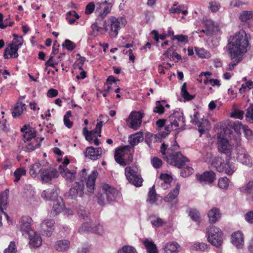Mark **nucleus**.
<instances>
[{"mask_svg":"<svg viewBox=\"0 0 253 253\" xmlns=\"http://www.w3.org/2000/svg\"><path fill=\"white\" fill-rule=\"evenodd\" d=\"M249 46L247 34L244 30H240L236 33L235 36L230 37L226 46L231 60L228 64L229 70H233L242 61Z\"/></svg>","mask_w":253,"mask_h":253,"instance_id":"f257e3e1","label":"nucleus"},{"mask_svg":"<svg viewBox=\"0 0 253 253\" xmlns=\"http://www.w3.org/2000/svg\"><path fill=\"white\" fill-rule=\"evenodd\" d=\"M142 133H137L133 135L129 139V145H125L117 148L115 152L114 158L116 162L122 166H126L130 163L133 160L131 150L134 151L133 147L142 141Z\"/></svg>","mask_w":253,"mask_h":253,"instance_id":"f03ea898","label":"nucleus"},{"mask_svg":"<svg viewBox=\"0 0 253 253\" xmlns=\"http://www.w3.org/2000/svg\"><path fill=\"white\" fill-rule=\"evenodd\" d=\"M168 145L163 143L160 148V152L164 156V159L167 162L173 166L178 168H181L186 166V163L189 160L184 157L180 152L175 151V147L179 148L177 144L168 148Z\"/></svg>","mask_w":253,"mask_h":253,"instance_id":"7ed1b4c3","label":"nucleus"},{"mask_svg":"<svg viewBox=\"0 0 253 253\" xmlns=\"http://www.w3.org/2000/svg\"><path fill=\"white\" fill-rule=\"evenodd\" d=\"M29 173L33 177L39 176L41 181L44 183H49L59 175L56 169L42 165L39 162H36L30 167Z\"/></svg>","mask_w":253,"mask_h":253,"instance_id":"20e7f679","label":"nucleus"},{"mask_svg":"<svg viewBox=\"0 0 253 253\" xmlns=\"http://www.w3.org/2000/svg\"><path fill=\"white\" fill-rule=\"evenodd\" d=\"M185 120L183 113L179 109L174 111L167 119V125L165 126L166 132H162V135H168L173 130H178L185 128Z\"/></svg>","mask_w":253,"mask_h":253,"instance_id":"39448f33","label":"nucleus"},{"mask_svg":"<svg viewBox=\"0 0 253 253\" xmlns=\"http://www.w3.org/2000/svg\"><path fill=\"white\" fill-rule=\"evenodd\" d=\"M230 157H226L224 160L220 157H214L211 159V165L219 172H224L229 175H232L235 171L234 163L230 161Z\"/></svg>","mask_w":253,"mask_h":253,"instance_id":"423d86ee","label":"nucleus"},{"mask_svg":"<svg viewBox=\"0 0 253 253\" xmlns=\"http://www.w3.org/2000/svg\"><path fill=\"white\" fill-rule=\"evenodd\" d=\"M223 233L221 230L211 225L206 228V237L208 241L212 246L219 248L223 243Z\"/></svg>","mask_w":253,"mask_h":253,"instance_id":"0eeeda50","label":"nucleus"},{"mask_svg":"<svg viewBox=\"0 0 253 253\" xmlns=\"http://www.w3.org/2000/svg\"><path fill=\"white\" fill-rule=\"evenodd\" d=\"M102 193L98 196V203L100 205H104L106 201H115L119 195V192L116 188L109 185L104 184L102 186Z\"/></svg>","mask_w":253,"mask_h":253,"instance_id":"6e6552de","label":"nucleus"},{"mask_svg":"<svg viewBox=\"0 0 253 253\" xmlns=\"http://www.w3.org/2000/svg\"><path fill=\"white\" fill-rule=\"evenodd\" d=\"M125 171V175L129 183L136 187H140L142 185L143 179L137 166L126 167Z\"/></svg>","mask_w":253,"mask_h":253,"instance_id":"1a4fd4ad","label":"nucleus"},{"mask_svg":"<svg viewBox=\"0 0 253 253\" xmlns=\"http://www.w3.org/2000/svg\"><path fill=\"white\" fill-rule=\"evenodd\" d=\"M121 19L111 16L105 20L103 28L106 31H109V34L111 38H116L118 34L119 30L121 28Z\"/></svg>","mask_w":253,"mask_h":253,"instance_id":"9d476101","label":"nucleus"},{"mask_svg":"<svg viewBox=\"0 0 253 253\" xmlns=\"http://www.w3.org/2000/svg\"><path fill=\"white\" fill-rule=\"evenodd\" d=\"M144 114L140 112L132 111L126 120L128 126L134 130H137L141 126Z\"/></svg>","mask_w":253,"mask_h":253,"instance_id":"9b49d317","label":"nucleus"},{"mask_svg":"<svg viewBox=\"0 0 253 253\" xmlns=\"http://www.w3.org/2000/svg\"><path fill=\"white\" fill-rule=\"evenodd\" d=\"M111 2H107V0L98 2L96 4L95 13L98 18H104L110 12L112 8Z\"/></svg>","mask_w":253,"mask_h":253,"instance_id":"f8f14e48","label":"nucleus"},{"mask_svg":"<svg viewBox=\"0 0 253 253\" xmlns=\"http://www.w3.org/2000/svg\"><path fill=\"white\" fill-rule=\"evenodd\" d=\"M24 96H20L14 106L11 109L12 116L15 119H19L23 114L24 111L26 110V105L21 101L22 98Z\"/></svg>","mask_w":253,"mask_h":253,"instance_id":"ddd939ff","label":"nucleus"},{"mask_svg":"<svg viewBox=\"0 0 253 253\" xmlns=\"http://www.w3.org/2000/svg\"><path fill=\"white\" fill-rule=\"evenodd\" d=\"M84 184L83 181L75 182L69 192V196L71 199H76L77 197H82L84 194Z\"/></svg>","mask_w":253,"mask_h":253,"instance_id":"4468645a","label":"nucleus"},{"mask_svg":"<svg viewBox=\"0 0 253 253\" xmlns=\"http://www.w3.org/2000/svg\"><path fill=\"white\" fill-rule=\"evenodd\" d=\"M197 178L203 184L212 183L216 179L215 173L210 170L204 172L202 174L197 175Z\"/></svg>","mask_w":253,"mask_h":253,"instance_id":"2eb2a0df","label":"nucleus"},{"mask_svg":"<svg viewBox=\"0 0 253 253\" xmlns=\"http://www.w3.org/2000/svg\"><path fill=\"white\" fill-rule=\"evenodd\" d=\"M217 147L219 152L226 154V157L231 156L232 146L227 139L218 137Z\"/></svg>","mask_w":253,"mask_h":253,"instance_id":"dca6fc26","label":"nucleus"},{"mask_svg":"<svg viewBox=\"0 0 253 253\" xmlns=\"http://www.w3.org/2000/svg\"><path fill=\"white\" fill-rule=\"evenodd\" d=\"M98 172L97 170H93L91 173L88 175L84 180L86 182V186L88 194L93 193L95 187V184Z\"/></svg>","mask_w":253,"mask_h":253,"instance_id":"f3484780","label":"nucleus"},{"mask_svg":"<svg viewBox=\"0 0 253 253\" xmlns=\"http://www.w3.org/2000/svg\"><path fill=\"white\" fill-rule=\"evenodd\" d=\"M80 233L84 231L93 232L99 235H102L104 233L103 226L100 224H94L91 222V224L86 225V223L82 225L78 230Z\"/></svg>","mask_w":253,"mask_h":253,"instance_id":"a211bd4d","label":"nucleus"},{"mask_svg":"<svg viewBox=\"0 0 253 253\" xmlns=\"http://www.w3.org/2000/svg\"><path fill=\"white\" fill-rule=\"evenodd\" d=\"M236 152L237 159L239 162L246 165L251 163L250 157L244 148L238 145L236 147Z\"/></svg>","mask_w":253,"mask_h":253,"instance_id":"6ab92c4d","label":"nucleus"},{"mask_svg":"<svg viewBox=\"0 0 253 253\" xmlns=\"http://www.w3.org/2000/svg\"><path fill=\"white\" fill-rule=\"evenodd\" d=\"M55 222L53 219H46L41 223V232L43 235L50 237L53 230Z\"/></svg>","mask_w":253,"mask_h":253,"instance_id":"aec40b11","label":"nucleus"},{"mask_svg":"<svg viewBox=\"0 0 253 253\" xmlns=\"http://www.w3.org/2000/svg\"><path fill=\"white\" fill-rule=\"evenodd\" d=\"M19 49L18 46L10 43L8 46L6 47L4 50L3 57L6 59L17 58L19 56L18 53Z\"/></svg>","mask_w":253,"mask_h":253,"instance_id":"412c9836","label":"nucleus"},{"mask_svg":"<svg viewBox=\"0 0 253 253\" xmlns=\"http://www.w3.org/2000/svg\"><path fill=\"white\" fill-rule=\"evenodd\" d=\"M20 130L23 133V140L25 142H29L36 138L35 130L30 127L29 125H25Z\"/></svg>","mask_w":253,"mask_h":253,"instance_id":"4be33fe9","label":"nucleus"},{"mask_svg":"<svg viewBox=\"0 0 253 253\" xmlns=\"http://www.w3.org/2000/svg\"><path fill=\"white\" fill-rule=\"evenodd\" d=\"M232 243L238 249L242 248L244 246V235L242 232L237 231L231 235Z\"/></svg>","mask_w":253,"mask_h":253,"instance_id":"5701e85b","label":"nucleus"},{"mask_svg":"<svg viewBox=\"0 0 253 253\" xmlns=\"http://www.w3.org/2000/svg\"><path fill=\"white\" fill-rule=\"evenodd\" d=\"M32 219L28 216H22L20 221V230L22 232H24L25 233L30 234V232L31 229V222Z\"/></svg>","mask_w":253,"mask_h":253,"instance_id":"b1692460","label":"nucleus"},{"mask_svg":"<svg viewBox=\"0 0 253 253\" xmlns=\"http://www.w3.org/2000/svg\"><path fill=\"white\" fill-rule=\"evenodd\" d=\"M8 190H5L3 192L0 193V211L8 219L9 216L8 214L4 211V210H6L7 207V200H8Z\"/></svg>","mask_w":253,"mask_h":253,"instance_id":"393cba45","label":"nucleus"},{"mask_svg":"<svg viewBox=\"0 0 253 253\" xmlns=\"http://www.w3.org/2000/svg\"><path fill=\"white\" fill-rule=\"evenodd\" d=\"M61 174L65 178V179L69 182H72L75 178L76 171L74 170H69L68 169H64L61 166H59L58 168Z\"/></svg>","mask_w":253,"mask_h":253,"instance_id":"a878e982","label":"nucleus"},{"mask_svg":"<svg viewBox=\"0 0 253 253\" xmlns=\"http://www.w3.org/2000/svg\"><path fill=\"white\" fill-rule=\"evenodd\" d=\"M166 253H178L180 250V245L176 242L167 243L163 248Z\"/></svg>","mask_w":253,"mask_h":253,"instance_id":"bb28decb","label":"nucleus"},{"mask_svg":"<svg viewBox=\"0 0 253 253\" xmlns=\"http://www.w3.org/2000/svg\"><path fill=\"white\" fill-rule=\"evenodd\" d=\"M41 196L46 200L55 201L57 198L58 194L56 189H48L43 191Z\"/></svg>","mask_w":253,"mask_h":253,"instance_id":"cd10ccee","label":"nucleus"},{"mask_svg":"<svg viewBox=\"0 0 253 253\" xmlns=\"http://www.w3.org/2000/svg\"><path fill=\"white\" fill-rule=\"evenodd\" d=\"M43 138L40 139V141L38 140V138H34L31 142H28L24 147V150L27 152H30L34 151L36 148H39L41 146V142L43 140Z\"/></svg>","mask_w":253,"mask_h":253,"instance_id":"c85d7f7f","label":"nucleus"},{"mask_svg":"<svg viewBox=\"0 0 253 253\" xmlns=\"http://www.w3.org/2000/svg\"><path fill=\"white\" fill-rule=\"evenodd\" d=\"M70 242L68 240L57 241L54 244V249L58 252H65L68 250Z\"/></svg>","mask_w":253,"mask_h":253,"instance_id":"c756f323","label":"nucleus"},{"mask_svg":"<svg viewBox=\"0 0 253 253\" xmlns=\"http://www.w3.org/2000/svg\"><path fill=\"white\" fill-rule=\"evenodd\" d=\"M209 220L211 223H214L221 217L219 210L216 208L211 209L208 212Z\"/></svg>","mask_w":253,"mask_h":253,"instance_id":"7c9ffc66","label":"nucleus"},{"mask_svg":"<svg viewBox=\"0 0 253 253\" xmlns=\"http://www.w3.org/2000/svg\"><path fill=\"white\" fill-rule=\"evenodd\" d=\"M180 185L179 183H177L175 188L171 190L170 192L164 197V200L167 202H171L176 199L179 193Z\"/></svg>","mask_w":253,"mask_h":253,"instance_id":"2f4dec72","label":"nucleus"},{"mask_svg":"<svg viewBox=\"0 0 253 253\" xmlns=\"http://www.w3.org/2000/svg\"><path fill=\"white\" fill-rule=\"evenodd\" d=\"M160 179L162 181L161 186L164 189H167L169 187L172 180V177L167 173L161 174Z\"/></svg>","mask_w":253,"mask_h":253,"instance_id":"473e14b6","label":"nucleus"},{"mask_svg":"<svg viewBox=\"0 0 253 253\" xmlns=\"http://www.w3.org/2000/svg\"><path fill=\"white\" fill-rule=\"evenodd\" d=\"M143 244L146 248L147 253H158L157 246L153 242L146 239L143 242Z\"/></svg>","mask_w":253,"mask_h":253,"instance_id":"72a5a7b5","label":"nucleus"},{"mask_svg":"<svg viewBox=\"0 0 253 253\" xmlns=\"http://www.w3.org/2000/svg\"><path fill=\"white\" fill-rule=\"evenodd\" d=\"M78 214L80 219L83 220L82 225L85 223H86V225L91 224V220L89 218L90 213L88 211L84 210H80L78 212Z\"/></svg>","mask_w":253,"mask_h":253,"instance_id":"f704fd0d","label":"nucleus"},{"mask_svg":"<svg viewBox=\"0 0 253 253\" xmlns=\"http://www.w3.org/2000/svg\"><path fill=\"white\" fill-rule=\"evenodd\" d=\"M30 236V245L34 247L37 248L42 245V239L40 235L36 233H34V235L32 236Z\"/></svg>","mask_w":253,"mask_h":253,"instance_id":"c9c22d12","label":"nucleus"},{"mask_svg":"<svg viewBox=\"0 0 253 253\" xmlns=\"http://www.w3.org/2000/svg\"><path fill=\"white\" fill-rule=\"evenodd\" d=\"M54 201V203L52 208V214L53 215H55L62 211L64 205L62 200L61 202L56 200Z\"/></svg>","mask_w":253,"mask_h":253,"instance_id":"e433bc0d","label":"nucleus"},{"mask_svg":"<svg viewBox=\"0 0 253 253\" xmlns=\"http://www.w3.org/2000/svg\"><path fill=\"white\" fill-rule=\"evenodd\" d=\"M253 18V11L244 10L240 14L239 19L242 22H246Z\"/></svg>","mask_w":253,"mask_h":253,"instance_id":"4c0bfd02","label":"nucleus"},{"mask_svg":"<svg viewBox=\"0 0 253 253\" xmlns=\"http://www.w3.org/2000/svg\"><path fill=\"white\" fill-rule=\"evenodd\" d=\"M239 191L242 193L250 194L253 190V180L249 181L245 185L239 188Z\"/></svg>","mask_w":253,"mask_h":253,"instance_id":"58836bf2","label":"nucleus"},{"mask_svg":"<svg viewBox=\"0 0 253 253\" xmlns=\"http://www.w3.org/2000/svg\"><path fill=\"white\" fill-rule=\"evenodd\" d=\"M181 94L182 97L186 100L189 101L193 99L195 97L194 95H190L188 92L186 88V83H184L181 87Z\"/></svg>","mask_w":253,"mask_h":253,"instance_id":"ea45409f","label":"nucleus"},{"mask_svg":"<svg viewBox=\"0 0 253 253\" xmlns=\"http://www.w3.org/2000/svg\"><path fill=\"white\" fill-rule=\"evenodd\" d=\"M80 18L79 14L74 10L69 11L67 13V19L69 23L71 25L73 24L76 19Z\"/></svg>","mask_w":253,"mask_h":253,"instance_id":"a19ab883","label":"nucleus"},{"mask_svg":"<svg viewBox=\"0 0 253 253\" xmlns=\"http://www.w3.org/2000/svg\"><path fill=\"white\" fill-rule=\"evenodd\" d=\"M157 200V194L155 189V186L154 185L149 190L147 201L150 204H152L156 202Z\"/></svg>","mask_w":253,"mask_h":253,"instance_id":"79ce46f5","label":"nucleus"},{"mask_svg":"<svg viewBox=\"0 0 253 253\" xmlns=\"http://www.w3.org/2000/svg\"><path fill=\"white\" fill-rule=\"evenodd\" d=\"M246 121L250 123H253V104H250L246 109L245 114Z\"/></svg>","mask_w":253,"mask_h":253,"instance_id":"37998d69","label":"nucleus"},{"mask_svg":"<svg viewBox=\"0 0 253 253\" xmlns=\"http://www.w3.org/2000/svg\"><path fill=\"white\" fill-rule=\"evenodd\" d=\"M195 50L197 55L200 58H208L210 56V53L203 48L195 47Z\"/></svg>","mask_w":253,"mask_h":253,"instance_id":"c03bdc74","label":"nucleus"},{"mask_svg":"<svg viewBox=\"0 0 253 253\" xmlns=\"http://www.w3.org/2000/svg\"><path fill=\"white\" fill-rule=\"evenodd\" d=\"M189 216L191 217V218L198 222L199 223L200 221V212L198 210L194 209H190L189 211Z\"/></svg>","mask_w":253,"mask_h":253,"instance_id":"a18cd8bd","label":"nucleus"},{"mask_svg":"<svg viewBox=\"0 0 253 253\" xmlns=\"http://www.w3.org/2000/svg\"><path fill=\"white\" fill-rule=\"evenodd\" d=\"M26 173L25 169L23 168L17 169L14 172V176L15 177L13 180L14 182H17L20 180L21 177L25 175Z\"/></svg>","mask_w":253,"mask_h":253,"instance_id":"49530a36","label":"nucleus"},{"mask_svg":"<svg viewBox=\"0 0 253 253\" xmlns=\"http://www.w3.org/2000/svg\"><path fill=\"white\" fill-rule=\"evenodd\" d=\"M85 156L92 160H96L95 148L92 146L87 147L85 152Z\"/></svg>","mask_w":253,"mask_h":253,"instance_id":"de8ad7c7","label":"nucleus"},{"mask_svg":"<svg viewBox=\"0 0 253 253\" xmlns=\"http://www.w3.org/2000/svg\"><path fill=\"white\" fill-rule=\"evenodd\" d=\"M83 132L86 140L90 143L94 142V140L96 136L95 135L91 134V132H89L86 127H84Z\"/></svg>","mask_w":253,"mask_h":253,"instance_id":"09e8293b","label":"nucleus"},{"mask_svg":"<svg viewBox=\"0 0 253 253\" xmlns=\"http://www.w3.org/2000/svg\"><path fill=\"white\" fill-rule=\"evenodd\" d=\"M118 253H138L136 249L130 246L125 245L119 249Z\"/></svg>","mask_w":253,"mask_h":253,"instance_id":"8fccbe9b","label":"nucleus"},{"mask_svg":"<svg viewBox=\"0 0 253 253\" xmlns=\"http://www.w3.org/2000/svg\"><path fill=\"white\" fill-rule=\"evenodd\" d=\"M221 8L220 3L217 1H211L209 2V9L212 12L218 11Z\"/></svg>","mask_w":253,"mask_h":253,"instance_id":"3c124183","label":"nucleus"},{"mask_svg":"<svg viewBox=\"0 0 253 253\" xmlns=\"http://www.w3.org/2000/svg\"><path fill=\"white\" fill-rule=\"evenodd\" d=\"M209 122L207 119H202L201 121H200L198 125H197L199 127V131L201 135L205 131L207 126L209 125Z\"/></svg>","mask_w":253,"mask_h":253,"instance_id":"603ef678","label":"nucleus"},{"mask_svg":"<svg viewBox=\"0 0 253 253\" xmlns=\"http://www.w3.org/2000/svg\"><path fill=\"white\" fill-rule=\"evenodd\" d=\"M182 169L180 172V175L181 176L183 177H186L191 174L193 171L194 169L192 167L186 166L185 167V166L181 168Z\"/></svg>","mask_w":253,"mask_h":253,"instance_id":"864d4df0","label":"nucleus"},{"mask_svg":"<svg viewBox=\"0 0 253 253\" xmlns=\"http://www.w3.org/2000/svg\"><path fill=\"white\" fill-rule=\"evenodd\" d=\"M172 41L177 40L178 42L186 43L188 42V38L187 36L184 35H173L171 38Z\"/></svg>","mask_w":253,"mask_h":253,"instance_id":"5fc2aeb1","label":"nucleus"},{"mask_svg":"<svg viewBox=\"0 0 253 253\" xmlns=\"http://www.w3.org/2000/svg\"><path fill=\"white\" fill-rule=\"evenodd\" d=\"M229 180L227 177L220 178L218 180V186L222 189H227L229 186Z\"/></svg>","mask_w":253,"mask_h":253,"instance_id":"6e6d98bb","label":"nucleus"},{"mask_svg":"<svg viewBox=\"0 0 253 253\" xmlns=\"http://www.w3.org/2000/svg\"><path fill=\"white\" fill-rule=\"evenodd\" d=\"M151 223L153 226L156 227H162L164 225L166 224L165 222L163 219L160 217H155L151 221Z\"/></svg>","mask_w":253,"mask_h":253,"instance_id":"4d7b16f0","label":"nucleus"},{"mask_svg":"<svg viewBox=\"0 0 253 253\" xmlns=\"http://www.w3.org/2000/svg\"><path fill=\"white\" fill-rule=\"evenodd\" d=\"M58 63L59 61L54 59L53 55L51 54L48 60L45 62V65L46 67H51L53 68H55L56 66L58 65Z\"/></svg>","mask_w":253,"mask_h":253,"instance_id":"13d9d810","label":"nucleus"},{"mask_svg":"<svg viewBox=\"0 0 253 253\" xmlns=\"http://www.w3.org/2000/svg\"><path fill=\"white\" fill-rule=\"evenodd\" d=\"M103 126V123L102 121H99L97 122L95 128L91 131H89V132H91V134L93 135H95V134L98 133V136L101 137V132L102 127Z\"/></svg>","mask_w":253,"mask_h":253,"instance_id":"bf43d9fd","label":"nucleus"},{"mask_svg":"<svg viewBox=\"0 0 253 253\" xmlns=\"http://www.w3.org/2000/svg\"><path fill=\"white\" fill-rule=\"evenodd\" d=\"M17 248L14 241H11L8 247L4 251V253H17Z\"/></svg>","mask_w":253,"mask_h":253,"instance_id":"052dcab7","label":"nucleus"},{"mask_svg":"<svg viewBox=\"0 0 253 253\" xmlns=\"http://www.w3.org/2000/svg\"><path fill=\"white\" fill-rule=\"evenodd\" d=\"M7 19H5L3 20V17L2 13H0V28L4 29L7 26H13L14 22H9V23H7Z\"/></svg>","mask_w":253,"mask_h":253,"instance_id":"680f3d73","label":"nucleus"},{"mask_svg":"<svg viewBox=\"0 0 253 253\" xmlns=\"http://www.w3.org/2000/svg\"><path fill=\"white\" fill-rule=\"evenodd\" d=\"M13 37H14V39L12 42L11 43L18 46L19 48H20L22 46L23 42L22 37L21 36L19 37L16 34H14L13 35Z\"/></svg>","mask_w":253,"mask_h":253,"instance_id":"e2e57ef3","label":"nucleus"},{"mask_svg":"<svg viewBox=\"0 0 253 253\" xmlns=\"http://www.w3.org/2000/svg\"><path fill=\"white\" fill-rule=\"evenodd\" d=\"M62 46L66 47L69 51L73 50L76 47V44L71 41L66 39L64 42L62 43Z\"/></svg>","mask_w":253,"mask_h":253,"instance_id":"0e129e2a","label":"nucleus"},{"mask_svg":"<svg viewBox=\"0 0 253 253\" xmlns=\"http://www.w3.org/2000/svg\"><path fill=\"white\" fill-rule=\"evenodd\" d=\"M186 7L184 5H177L176 4H174L173 6L170 8L169 12L171 13H180L182 11V9H184Z\"/></svg>","mask_w":253,"mask_h":253,"instance_id":"69168bd1","label":"nucleus"},{"mask_svg":"<svg viewBox=\"0 0 253 253\" xmlns=\"http://www.w3.org/2000/svg\"><path fill=\"white\" fill-rule=\"evenodd\" d=\"M86 58L84 57H80L75 63L74 66V68H78L81 70H83V66L84 63Z\"/></svg>","mask_w":253,"mask_h":253,"instance_id":"338daca9","label":"nucleus"},{"mask_svg":"<svg viewBox=\"0 0 253 253\" xmlns=\"http://www.w3.org/2000/svg\"><path fill=\"white\" fill-rule=\"evenodd\" d=\"M165 108L161 104L160 101H157L156 102V106L153 109V112L159 114H162L164 113Z\"/></svg>","mask_w":253,"mask_h":253,"instance_id":"774afa93","label":"nucleus"}]
</instances>
